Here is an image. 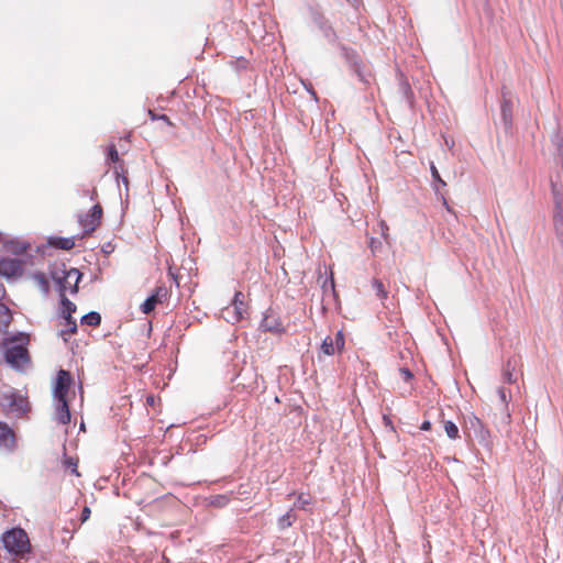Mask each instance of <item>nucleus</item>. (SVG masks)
<instances>
[{"mask_svg": "<svg viewBox=\"0 0 563 563\" xmlns=\"http://www.w3.org/2000/svg\"><path fill=\"white\" fill-rule=\"evenodd\" d=\"M501 118L507 128L511 126L512 123V101L507 96L505 91H503V100L500 104Z\"/></svg>", "mask_w": 563, "mask_h": 563, "instance_id": "nucleus-11", "label": "nucleus"}, {"mask_svg": "<svg viewBox=\"0 0 563 563\" xmlns=\"http://www.w3.org/2000/svg\"><path fill=\"white\" fill-rule=\"evenodd\" d=\"M420 429L423 431H429L431 429V422L429 420L423 421Z\"/></svg>", "mask_w": 563, "mask_h": 563, "instance_id": "nucleus-35", "label": "nucleus"}, {"mask_svg": "<svg viewBox=\"0 0 563 563\" xmlns=\"http://www.w3.org/2000/svg\"><path fill=\"white\" fill-rule=\"evenodd\" d=\"M35 279L38 282V284L41 286H43L45 289H47L48 287V284H47V280L45 278V275L44 274H36L35 276Z\"/></svg>", "mask_w": 563, "mask_h": 563, "instance_id": "nucleus-31", "label": "nucleus"}, {"mask_svg": "<svg viewBox=\"0 0 563 563\" xmlns=\"http://www.w3.org/2000/svg\"><path fill=\"white\" fill-rule=\"evenodd\" d=\"M90 515H91L90 508L88 506H85L81 511V522H86L90 518Z\"/></svg>", "mask_w": 563, "mask_h": 563, "instance_id": "nucleus-32", "label": "nucleus"}, {"mask_svg": "<svg viewBox=\"0 0 563 563\" xmlns=\"http://www.w3.org/2000/svg\"><path fill=\"white\" fill-rule=\"evenodd\" d=\"M4 291H5V290H4L3 285H2V284H0V298H1V297H3Z\"/></svg>", "mask_w": 563, "mask_h": 563, "instance_id": "nucleus-38", "label": "nucleus"}, {"mask_svg": "<svg viewBox=\"0 0 563 563\" xmlns=\"http://www.w3.org/2000/svg\"><path fill=\"white\" fill-rule=\"evenodd\" d=\"M101 322V316L100 313L96 311H91L87 314H85L81 318V323L90 325V327H98Z\"/></svg>", "mask_w": 563, "mask_h": 563, "instance_id": "nucleus-21", "label": "nucleus"}, {"mask_svg": "<svg viewBox=\"0 0 563 563\" xmlns=\"http://www.w3.org/2000/svg\"><path fill=\"white\" fill-rule=\"evenodd\" d=\"M321 351L325 355H333L335 353L336 349L334 346V342L331 336L328 335L327 338L323 339L322 344H321Z\"/></svg>", "mask_w": 563, "mask_h": 563, "instance_id": "nucleus-22", "label": "nucleus"}, {"mask_svg": "<svg viewBox=\"0 0 563 563\" xmlns=\"http://www.w3.org/2000/svg\"><path fill=\"white\" fill-rule=\"evenodd\" d=\"M400 375L407 382L412 378V374H411V372L408 368H401L400 369Z\"/></svg>", "mask_w": 563, "mask_h": 563, "instance_id": "nucleus-33", "label": "nucleus"}, {"mask_svg": "<svg viewBox=\"0 0 563 563\" xmlns=\"http://www.w3.org/2000/svg\"><path fill=\"white\" fill-rule=\"evenodd\" d=\"M509 366H510V362H508V363H507V367H506V369H505V372H504V378H505V380H506L507 383H510V384H511V383H515V382H516V377H514V374H512V372L510 371Z\"/></svg>", "mask_w": 563, "mask_h": 563, "instance_id": "nucleus-29", "label": "nucleus"}, {"mask_svg": "<svg viewBox=\"0 0 563 563\" xmlns=\"http://www.w3.org/2000/svg\"><path fill=\"white\" fill-rule=\"evenodd\" d=\"M48 244L56 249L69 251L75 246V239L74 238L53 236L48 240Z\"/></svg>", "mask_w": 563, "mask_h": 563, "instance_id": "nucleus-16", "label": "nucleus"}, {"mask_svg": "<svg viewBox=\"0 0 563 563\" xmlns=\"http://www.w3.org/2000/svg\"><path fill=\"white\" fill-rule=\"evenodd\" d=\"M146 404L150 405V406H154L155 404V397L153 395H148L146 397Z\"/></svg>", "mask_w": 563, "mask_h": 563, "instance_id": "nucleus-36", "label": "nucleus"}, {"mask_svg": "<svg viewBox=\"0 0 563 563\" xmlns=\"http://www.w3.org/2000/svg\"><path fill=\"white\" fill-rule=\"evenodd\" d=\"M553 221H554V225L556 229L563 228V214H562L561 210L555 212V214L553 217Z\"/></svg>", "mask_w": 563, "mask_h": 563, "instance_id": "nucleus-30", "label": "nucleus"}, {"mask_svg": "<svg viewBox=\"0 0 563 563\" xmlns=\"http://www.w3.org/2000/svg\"><path fill=\"white\" fill-rule=\"evenodd\" d=\"M103 210L99 203H96L88 213L79 216V224L82 229V235H89L100 225Z\"/></svg>", "mask_w": 563, "mask_h": 563, "instance_id": "nucleus-3", "label": "nucleus"}, {"mask_svg": "<svg viewBox=\"0 0 563 563\" xmlns=\"http://www.w3.org/2000/svg\"><path fill=\"white\" fill-rule=\"evenodd\" d=\"M168 296V290L164 286L155 288L154 292L142 303L141 310L143 313H151L157 303H162Z\"/></svg>", "mask_w": 563, "mask_h": 563, "instance_id": "nucleus-6", "label": "nucleus"}, {"mask_svg": "<svg viewBox=\"0 0 563 563\" xmlns=\"http://www.w3.org/2000/svg\"><path fill=\"white\" fill-rule=\"evenodd\" d=\"M234 309V321H240L246 312V305L244 303V295L241 291H236L232 302Z\"/></svg>", "mask_w": 563, "mask_h": 563, "instance_id": "nucleus-14", "label": "nucleus"}, {"mask_svg": "<svg viewBox=\"0 0 563 563\" xmlns=\"http://www.w3.org/2000/svg\"><path fill=\"white\" fill-rule=\"evenodd\" d=\"M498 397H499V400L503 405V422L506 423V424H510L511 422V416H510V412H509V401H510V395L506 391L505 388H499L498 389Z\"/></svg>", "mask_w": 563, "mask_h": 563, "instance_id": "nucleus-15", "label": "nucleus"}, {"mask_svg": "<svg viewBox=\"0 0 563 563\" xmlns=\"http://www.w3.org/2000/svg\"><path fill=\"white\" fill-rule=\"evenodd\" d=\"M266 329H267L268 331H276V332L280 331V329H279V328H273V327H266Z\"/></svg>", "mask_w": 563, "mask_h": 563, "instance_id": "nucleus-39", "label": "nucleus"}, {"mask_svg": "<svg viewBox=\"0 0 563 563\" xmlns=\"http://www.w3.org/2000/svg\"><path fill=\"white\" fill-rule=\"evenodd\" d=\"M230 501L229 496L227 495H217L211 498L210 504L214 507H225Z\"/></svg>", "mask_w": 563, "mask_h": 563, "instance_id": "nucleus-23", "label": "nucleus"}, {"mask_svg": "<svg viewBox=\"0 0 563 563\" xmlns=\"http://www.w3.org/2000/svg\"><path fill=\"white\" fill-rule=\"evenodd\" d=\"M292 496L296 497V501L294 503V506L301 510H309V507L313 504V498L311 494L309 493H291L288 495L289 498Z\"/></svg>", "mask_w": 563, "mask_h": 563, "instance_id": "nucleus-13", "label": "nucleus"}, {"mask_svg": "<svg viewBox=\"0 0 563 563\" xmlns=\"http://www.w3.org/2000/svg\"><path fill=\"white\" fill-rule=\"evenodd\" d=\"M108 161L114 164V173L120 176L125 173L124 162L120 158L114 144L108 146Z\"/></svg>", "mask_w": 563, "mask_h": 563, "instance_id": "nucleus-12", "label": "nucleus"}, {"mask_svg": "<svg viewBox=\"0 0 563 563\" xmlns=\"http://www.w3.org/2000/svg\"><path fill=\"white\" fill-rule=\"evenodd\" d=\"M334 346L338 352H341L344 349L345 340L344 335L341 331L336 332L335 338L333 339Z\"/></svg>", "mask_w": 563, "mask_h": 563, "instance_id": "nucleus-26", "label": "nucleus"}, {"mask_svg": "<svg viewBox=\"0 0 563 563\" xmlns=\"http://www.w3.org/2000/svg\"><path fill=\"white\" fill-rule=\"evenodd\" d=\"M430 169H431V174H432V177L435 181H438L439 185L441 186H445V181L441 178L440 174H439V170L437 169V167L434 166L433 163H431V166H430Z\"/></svg>", "mask_w": 563, "mask_h": 563, "instance_id": "nucleus-28", "label": "nucleus"}, {"mask_svg": "<svg viewBox=\"0 0 563 563\" xmlns=\"http://www.w3.org/2000/svg\"><path fill=\"white\" fill-rule=\"evenodd\" d=\"M12 320L10 309L2 302H0V330L7 328Z\"/></svg>", "mask_w": 563, "mask_h": 563, "instance_id": "nucleus-18", "label": "nucleus"}, {"mask_svg": "<svg viewBox=\"0 0 563 563\" xmlns=\"http://www.w3.org/2000/svg\"><path fill=\"white\" fill-rule=\"evenodd\" d=\"M73 384V377L68 371L59 369L53 387L54 400H68V393Z\"/></svg>", "mask_w": 563, "mask_h": 563, "instance_id": "nucleus-5", "label": "nucleus"}, {"mask_svg": "<svg viewBox=\"0 0 563 563\" xmlns=\"http://www.w3.org/2000/svg\"><path fill=\"white\" fill-rule=\"evenodd\" d=\"M55 420L60 424H68L70 422V411L68 400H55Z\"/></svg>", "mask_w": 563, "mask_h": 563, "instance_id": "nucleus-9", "label": "nucleus"}, {"mask_svg": "<svg viewBox=\"0 0 563 563\" xmlns=\"http://www.w3.org/2000/svg\"><path fill=\"white\" fill-rule=\"evenodd\" d=\"M2 541L4 548L14 555L23 556L25 553H29L31 550V544L26 532L21 528H13L7 531Z\"/></svg>", "mask_w": 563, "mask_h": 563, "instance_id": "nucleus-2", "label": "nucleus"}, {"mask_svg": "<svg viewBox=\"0 0 563 563\" xmlns=\"http://www.w3.org/2000/svg\"><path fill=\"white\" fill-rule=\"evenodd\" d=\"M81 276L82 274L77 268H70L63 272V276H57V274H54L53 277L59 286V295L66 294L67 290H69L71 294H76L78 291V283Z\"/></svg>", "mask_w": 563, "mask_h": 563, "instance_id": "nucleus-4", "label": "nucleus"}, {"mask_svg": "<svg viewBox=\"0 0 563 563\" xmlns=\"http://www.w3.org/2000/svg\"><path fill=\"white\" fill-rule=\"evenodd\" d=\"M372 286L376 296L384 302L388 298V290L385 288L384 284L379 279L374 278L372 280Z\"/></svg>", "mask_w": 563, "mask_h": 563, "instance_id": "nucleus-19", "label": "nucleus"}, {"mask_svg": "<svg viewBox=\"0 0 563 563\" xmlns=\"http://www.w3.org/2000/svg\"><path fill=\"white\" fill-rule=\"evenodd\" d=\"M294 519H295V516L292 515V512L290 510L279 519V527L282 529L290 527L292 525Z\"/></svg>", "mask_w": 563, "mask_h": 563, "instance_id": "nucleus-25", "label": "nucleus"}, {"mask_svg": "<svg viewBox=\"0 0 563 563\" xmlns=\"http://www.w3.org/2000/svg\"><path fill=\"white\" fill-rule=\"evenodd\" d=\"M30 335L19 333L7 338L1 343V350L7 364L16 371H23L31 363L29 353Z\"/></svg>", "mask_w": 563, "mask_h": 563, "instance_id": "nucleus-1", "label": "nucleus"}, {"mask_svg": "<svg viewBox=\"0 0 563 563\" xmlns=\"http://www.w3.org/2000/svg\"><path fill=\"white\" fill-rule=\"evenodd\" d=\"M5 399L12 410L21 413H25L30 410V404L26 396H23L19 391L11 390L9 395H5Z\"/></svg>", "mask_w": 563, "mask_h": 563, "instance_id": "nucleus-8", "label": "nucleus"}, {"mask_svg": "<svg viewBox=\"0 0 563 563\" xmlns=\"http://www.w3.org/2000/svg\"><path fill=\"white\" fill-rule=\"evenodd\" d=\"M443 428H444V431H445L446 435L450 439L456 440L457 438H460L459 428H457V426L453 421L444 420L443 421Z\"/></svg>", "mask_w": 563, "mask_h": 563, "instance_id": "nucleus-20", "label": "nucleus"}, {"mask_svg": "<svg viewBox=\"0 0 563 563\" xmlns=\"http://www.w3.org/2000/svg\"><path fill=\"white\" fill-rule=\"evenodd\" d=\"M67 329L62 330L60 334L66 339V336H69L77 331V324L74 319L66 320Z\"/></svg>", "mask_w": 563, "mask_h": 563, "instance_id": "nucleus-24", "label": "nucleus"}, {"mask_svg": "<svg viewBox=\"0 0 563 563\" xmlns=\"http://www.w3.org/2000/svg\"><path fill=\"white\" fill-rule=\"evenodd\" d=\"M0 446L8 450L15 448V434L13 430L4 422L0 421Z\"/></svg>", "mask_w": 563, "mask_h": 563, "instance_id": "nucleus-10", "label": "nucleus"}, {"mask_svg": "<svg viewBox=\"0 0 563 563\" xmlns=\"http://www.w3.org/2000/svg\"><path fill=\"white\" fill-rule=\"evenodd\" d=\"M383 420H384V423H385L386 427H389L390 430L395 431V427H394L393 421L390 420L389 417L384 416Z\"/></svg>", "mask_w": 563, "mask_h": 563, "instance_id": "nucleus-34", "label": "nucleus"}, {"mask_svg": "<svg viewBox=\"0 0 563 563\" xmlns=\"http://www.w3.org/2000/svg\"><path fill=\"white\" fill-rule=\"evenodd\" d=\"M97 196H98L97 189H96V188H93V189L91 190V199H92V200H95V199L97 198Z\"/></svg>", "mask_w": 563, "mask_h": 563, "instance_id": "nucleus-37", "label": "nucleus"}, {"mask_svg": "<svg viewBox=\"0 0 563 563\" xmlns=\"http://www.w3.org/2000/svg\"><path fill=\"white\" fill-rule=\"evenodd\" d=\"M60 303H62V316L65 320L73 319L71 314L76 311V305L71 302L66 294H60Z\"/></svg>", "mask_w": 563, "mask_h": 563, "instance_id": "nucleus-17", "label": "nucleus"}, {"mask_svg": "<svg viewBox=\"0 0 563 563\" xmlns=\"http://www.w3.org/2000/svg\"><path fill=\"white\" fill-rule=\"evenodd\" d=\"M23 272L22 262L18 258H2L0 261V275L15 277Z\"/></svg>", "mask_w": 563, "mask_h": 563, "instance_id": "nucleus-7", "label": "nucleus"}, {"mask_svg": "<svg viewBox=\"0 0 563 563\" xmlns=\"http://www.w3.org/2000/svg\"><path fill=\"white\" fill-rule=\"evenodd\" d=\"M148 115L153 121L162 120L170 126L174 125V123L169 120V118L166 114H156L153 110H148Z\"/></svg>", "mask_w": 563, "mask_h": 563, "instance_id": "nucleus-27", "label": "nucleus"}]
</instances>
